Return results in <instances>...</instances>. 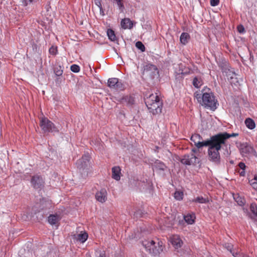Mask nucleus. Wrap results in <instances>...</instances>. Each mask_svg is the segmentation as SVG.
<instances>
[{"mask_svg": "<svg viewBox=\"0 0 257 257\" xmlns=\"http://www.w3.org/2000/svg\"><path fill=\"white\" fill-rule=\"evenodd\" d=\"M234 199L239 206H243L245 203V199L240 196L238 194L234 195L233 196Z\"/></svg>", "mask_w": 257, "mask_h": 257, "instance_id": "obj_27", "label": "nucleus"}, {"mask_svg": "<svg viewBox=\"0 0 257 257\" xmlns=\"http://www.w3.org/2000/svg\"><path fill=\"white\" fill-rule=\"evenodd\" d=\"M231 253H232V255L234 257H237V256H239L240 255V254L238 253L237 252H233V251Z\"/></svg>", "mask_w": 257, "mask_h": 257, "instance_id": "obj_47", "label": "nucleus"}, {"mask_svg": "<svg viewBox=\"0 0 257 257\" xmlns=\"http://www.w3.org/2000/svg\"><path fill=\"white\" fill-rule=\"evenodd\" d=\"M249 183L253 189L257 190V175H255L253 178L249 180Z\"/></svg>", "mask_w": 257, "mask_h": 257, "instance_id": "obj_33", "label": "nucleus"}, {"mask_svg": "<svg viewBox=\"0 0 257 257\" xmlns=\"http://www.w3.org/2000/svg\"><path fill=\"white\" fill-rule=\"evenodd\" d=\"M96 199L101 202H105L107 199V192L105 189L103 188L98 191L95 194Z\"/></svg>", "mask_w": 257, "mask_h": 257, "instance_id": "obj_16", "label": "nucleus"}, {"mask_svg": "<svg viewBox=\"0 0 257 257\" xmlns=\"http://www.w3.org/2000/svg\"><path fill=\"white\" fill-rule=\"evenodd\" d=\"M151 66L154 69H157V68L155 65H152Z\"/></svg>", "mask_w": 257, "mask_h": 257, "instance_id": "obj_51", "label": "nucleus"}, {"mask_svg": "<svg viewBox=\"0 0 257 257\" xmlns=\"http://www.w3.org/2000/svg\"><path fill=\"white\" fill-rule=\"evenodd\" d=\"M236 136H237V134L232 133L231 134H229L226 132H224L214 135L213 138L215 140L218 139L220 142H221V143L224 145L225 144V141L227 139L230 137H235Z\"/></svg>", "mask_w": 257, "mask_h": 257, "instance_id": "obj_12", "label": "nucleus"}, {"mask_svg": "<svg viewBox=\"0 0 257 257\" xmlns=\"http://www.w3.org/2000/svg\"><path fill=\"white\" fill-rule=\"evenodd\" d=\"M71 240L74 243L80 242V243H84L88 238V234L85 232H81L79 234L74 233L71 235Z\"/></svg>", "mask_w": 257, "mask_h": 257, "instance_id": "obj_10", "label": "nucleus"}, {"mask_svg": "<svg viewBox=\"0 0 257 257\" xmlns=\"http://www.w3.org/2000/svg\"><path fill=\"white\" fill-rule=\"evenodd\" d=\"M32 49L35 52H38L39 50V47L34 42L31 43Z\"/></svg>", "mask_w": 257, "mask_h": 257, "instance_id": "obj_39", "label": "nucleus"}, {"mask_svg": "<svg viewBox=\"0 0 257 257\" xmlns=\"http://www.w3.org/2000/svg\"><path fill=\"white\" fill-rule=\"evenodd\" d=\"M100 14H101L102 13H103V10L102 11H101V12L100 11Z\"/></svg>", "mask_w": 257, "mask_h": 257, "instance_id": "obj_52", "label": "nucleus"}, {"mask_svg": "<svg viewBox=\"0 0 257 257\" xmlns=\"http://www.w3.org/2000/svg\"><path fill=\"white\" fill-rule=\"evenodd\" d=\"M120 102L123 105H126L128 107H132L135 103V98L132 95L123 96L120 100Z\"/></svg>", "mask_w": 257, "mask_h": 257, "instance_id": "obj_14", "label": "nucleus"}, {"mask_svg": "<svg viewBox=\"0 0 257 257\" xmlns=\"http://www.w3.org/2000/svg\"><path fill=\"white\" fill-rule=\"evenodd\" d=\"M183 193L182 192L176 191L174 193V197L177 200H181L183 199Z\"/></svg>", "mask_w": 257, "mask_h": 257, "instance_id": "obj_35", "label": "nucleus"}, {"mask_svg": "<svg viewBox=\"0 0 257 257\" xmlns=\"http://www.w3.org/2000/svg\"><path fill=\"white\" fill-rule=\"evenodd\" d=\"M225 247L229 250L230 252L232 251L233 245L230 243H226L225 244Z\"/></svg>", "mask_w": 257, "mask_h": 257, "instance_id": "obj_42", "label": "nucleus"}, {"mask_svg": "<svg viewBox=\"0 0 257 257\" xmlns=\"http://www.w3.org/2000/svg\"><path fill=\"white\" fill-rule=\"evenodd\" d=\"M95 254L96 257H106L105 251L99 248L95 250Z\"/></svg>", "mask_w": 257, "mask_h": 257, "instance_id": "obj_32", "label": "nucleus"}, {"mask_svg": "<svg viewBox=\"0 0 257 257\" xmlns=\"http://www.w3.org/2000/svg\"><path fill=\"white\" fill-rule=\"evenodd\" d=\"M238 166L242 170H244L246 167L245 164L243 162H240L238 164Z\"/></svg>", "mask_w": 257, "mask_h": 257, "instance_id": "obj_45", "label": "nucleus"}, {"mask_svg": "<svg viewBox=\"0 0 257 257\" xmlns=\"http://www.w3.org/2000/svg\"><path fill=\"white\" fill-rule=\"evenodd\" d=\"M192 84L196 88H199L202 85V80L200 77L195 76L193 80Z\"/></svg>", "mask_w": 257, "mask_h": 257, "instance_id": "obj_25", "label": "nucleus"}, {"mask_svg": "<svg viewBox=\"0 0 257 257\" xmlns=\"http://www.w3.org/2000/svg\"><path fill=\"white\" fill-rule=\"evenodd\" d=\"M40 127L44 133H56L59 132V129L47 117H42L40 120Z\"/></svg>", "mask_w": 257, "mask_h": 257, "instance_id": "obj_6", "label": "nucleus"}, {"mask_svg": "<svg viewBox=\"0 0 257 257\" xmlns=\"http://www.w3.org/2000/svg\"><path fill=\"white\" fill-rule=\"evenodd\" d=\"M204 89L201 92H196L194 96L198 102L202 105L211 110H215L218 105L217 100L211 90L207 88Z\"/></svg>", "mask_w": 257, "mask_h": 257, "instance_id": "obj_1", "label": "nucleus"}, {"mask_svg": "<svg viewBox=\"0 0 257 257\" xmlns=\"http://www.w3.org/2000/svg\"><path fill=\"white\" fill-rule=\"evenodd\" d=\"M64 67L60 65H56L53 68L54 72L56 76H61L63 73Z\"/></svg>", "mask_w": 257, "mask_h": 257, "instance_id": "obj_23", "label": "nucleus"}, {"mask_svg": "<svg viewBox=\"0 0 257 257\" xmlns=\"http://www.w3.org/2000/svg\"><path fill=\"white\" fill-rule=\"evenodd\" d=\"M107 85L111 89L117 91H121L124 89V85L117 78H111L108 79Z\"/></svg>", "mask_w": 257, "mask_h": 257, "instance_id": "obj_7", "label": "nucleus"}, {"mask_svg": "<svg viewBox=\"0 0 257 257\" xmlns=\"http://www.w3.org/2000/svg\"><path fill=\"white\" fill-rule=\"evenodd\" d=\"M219 67L222 71H224L227 68L228 63L226 60L224 58L219 59L216 60Z\"/></svg>", "mask_w": 257, "mask_h": 257, "instance_id": "obj_22", "label": "nucleus"}, {"mask_svg": "<svg viewBox=\"0 0 257 257\" xmlns=\"http://www.w3.org/2000/svg\"><path fill=\"white\" fill-rule=\"evenodd\" d=\"M244 122H245V124L246 127L248 128H249L250 130H252L255 128V122L251 118H247L245 120Z\"/></svg>", "mask_w": 257, "mask_h": 257, "instance_id": "obj_26", "label": "nucleus"}, {"mask_svg": "<svg viewBox=\"0 0 257 257\" xmlns=\"http://www.w3.org/2000/svg\"><path fill=\"white\" fill-rule=\"evenodd\" d=\"M202 139L201 136L199 134H194L191 137V140L194 143V145L197 149H200L203 147H207L209 145V139L205 141H201Z\"/></svg>", "mask_w": 257, "mask_h": 257, "instance_id": "obj_8", "label": "nucleus"}, {"mask_svg": "<svg viewBox=\"0 0 257 257\" xmlns=\"http://www.w3.org/2000/svg\"><path fill=\"white\" fill-rule=\"evenodd\" d=\"M170 242L173 246L178 249L182 246L183 241L178 235H173L170 238Z\"/></svg>", "mask_w": 257, "mask_h": 257, "instance_id": "obj_17", "label": "nucleus"}, {"mask_svg": "<svg viewBox=\"0 0 257 257\" xmlns=\"http://www.w3.org/2000/svg\"><path fill=\"white\" fill-rule=\"evenodd\" d=\"M181 162L186 165H194L199 162L198 159L193 154L185 155L181 160Z\"/></svg>", "mask_w": 257, "mask_h": 257, "instance_id": "obj_9", "label": "nucleus"}, {"mask_svg": "<svg viewBox=\"0 0 257 257\" xmlns=\"http://www.w3.org/2000/svg\"><path fill=\"white\" fill-rule=\"evenodd\" d=\"M136 47L140 50L141 51L144 52L145 51V47L144 44L140 41H138L136 43Z\"/></svg>", "mask_w": 257, "mask_h": 257, "instance_id": "obj_36", "label": "nucleus"}, {"mask_svg": "<svg viewBox=\"0 0 257 257\" xmlns=\"http://www.w3.org/2000/svg\"><path fill=\"white\" fill-rule=\"evenodd\" d=\"M248 255L245 254H241L240 255L237 256V257H247Z\"/></svg>", "mask_w": 257, "mask_h": 257, "instance_id": "obj_48", "label": "nucleus"}, {"mask_svg": "<svg viewBox=\"0 0 257 257\" xmlns=\"http://www.w3.org/2000/svg\"><path fill=\"white\" fill-rule=\"evenodd\" d=\"M89 158L88 154H84L81 159L76 162L77 168L82 176H87L89 165Z\"/></svg>", "mask_w": 257, "mask_h": 257, "instance_id": "obj_5", "label": "nucleus"}, {"mask_svg": "<svg viewBox=\"0 0 257 257\" xmlns=\"http://www.w3.org/2000/svg\"><path fill=\"white\" fill-rule=\"evenodd\" d=\"M70 70L74 73H78L80 71V67L76 64H73L70 67Z\"/></svg>", "mask_w": 257, "mask_h": 257, "instance_id": "obj_37", "label": "nucleus"}, {"mask_svg": "<svg viewBox=\"0 0 257 257\" xmlns=\"http://www.w3.org/2000/svg\"><path fill=\"white\" fill-rule=\"evenodd\" d=\"M142 244L146 251L153 255H157L163 250L162 242L148 239L142 241Z\"/></svg>", "mask_w": 257, "mask_h": 257, "instance_id": "obj_4", "label": "nucleus"}, {"mask_svg": "<svg viewBox=\"0 0 257 257\" xmlns=\"http://www.w3.org/2000/svg\"><path fill=\"white\" fill-rule=\"evenodd\" d=\"M49 53L52 55H56L57 54V47L52 46L49 50Z\"/></svg>", "mask_w": 257, "mask_h": 257, "instance_id": "obj_38", "label": "nucleus"}, {"mask_svg": "<svg viewBox=\"0 0 257 257\" xmlns=\"http://www.w3.org/2000/svg\"><path fill=\"white\" fill-rule=\"evenodd\" d=\"M60 220V217L57 214H51L48 217V221L51 225H56Z\"/></svg>", "mask_w": 257, "mask_h": 257, "instance_id": "obj_21", "label": "nucleus"}, {"mask_svg": "<svg viewBox=\"0 0 257 257\" xmlns=\"http://www.w3.org/2000/svg\"><path fill=\"white\" fill-rule=\"evenodd\" d=\"M121 27L124 29H131L133 27L132 21L128 18H124L121 21Z\"/></svg>", "mask_w": 257, "mask_h": 257, "instance_id": "obj_19", "label": "nucleus"}, {"mask_svg": "<svg viewBox=\"0 0 257 257\" xmlns=\"http://www.w3.org/2000/svg\"><path fill=\"white\" fill-rule=\"evenodd\" d=\"M208 201V198H204L202 196H198L193 200L194 202L201 204L207 203Z\"/></svg>", "mask_w": 257, "mask_h": 257, "instance_id": "obj_28", "label": "nucleus"}, {"mask_svg": "<svg viewBox=\"0 0 257 257\" xmlns=\"http://www.w3.org/2000/svg\"><path fill=\"white\" fill-rule=\"evenodd\" d=\"M41 217H42V218L43 217V214H41Z\"/></svg>", "mask_w": 257, "mask_h": 257, "instance_id": "obj_53", "label": "nucleus"}, {"mask_svg": "<svg viewBox=\"0 0 257 257\" xmlns=\"http://www.w3.org/2000/svg\"><path fill=\"white\" fill-rule=\"evenodd\" d=\"M145 102L150 112L153 114L161 112L163 103L157 93L150 94L145 99Z\"/></svg>", "mask_w": 257, "mask_h": 257, "instance_id": "obj_3", "label": "nucleus"}, {"mask_svg": "<svg viewBox=\"0 0 257 257\" xmlns=\"http://www.w3.org/2000/svg\"><path fill=\"white\" fill-rule=\"evenodd\" d=\"M250 209L252 213L257 217V205H256V204H251Z\"/></svg>", "mask_w": 257, "mask_h": 257, "instance_id": "obj_34", "label": "nucleus"}, {"mask_svg": "<svg viewBox=\"0 0 257 257\" xmlns=\"http://www.w3.org/2000/svg\"><path fill=\"white\" fill-rule=\"evenodd\" d=\"M214 136L210 137L209 139L210 144L208 149V159L213 163L218 164L220 161V156L219 151L221 149L222 145L221 142L216 139L214 140Z\"/></svg>", "mask_w": 257, "mask_h": 257, "instance_id": "obj_2", "label": "nucleus"}, {"mask_svg": "<svg viewBox=\"0 0 257 257\" xmlns=\"http://www.w3.org/2000/svg\"><path fill=\"white\" fill-rule=\"evenodd\" d=\"M152 167L154 170L160 172L165 171L167 168V167L163 162L158 160H156L154 162Z\"/></svg>", "mask_w": 257, "mask_h": 257, "instance_id": "obj_15", "label": "nucleus"}, {"mask_svg": "<svg viewBox=\"0 0 257 257\" xmlns=\"http://www.w3.org/2000/svg\"><path fill=\"white\" fill-rule=\"evenodd\" d=\"M121 169L118 166H115L112 168V177L116 181H119L120 179Z\"/></svg>", "mask_w": 257, "mask_h": 257, "instance_id": "obj_18", "label": "nucleus"}, {"mask_svg": "<svg viewBox=\"0 0 257 257\" xmlns=\"http://www.w3.org/2000/svg\"><path fill=\"white\" fill-rule=\"evenodd\" d=\"M247 257H249V256L248 255H247Z\"/></svg>", "mask_w": 257, "mask_h": 257, "instance_id": "obj_54", "label": "nucleus"}, {"mask_svg": "<svg viewBox=\"0 0 257 257\" xmlns=\"http://www.w3.org/2000/svg\"><path fill=\"white\" fill-rule=\"evenodd\" d=\"M35 2V0H22V4L24 6H28Z\"/></svg>", "mask_w": 257, "mask_h": 257, "instance_id": "obj_40", "label": "nucleus"}, {"mask_svg": "<svg viewBox=\"0 0 257 257\" xmlns=\"http://www.w3.org/2000/svg\"><path fill=\"white\" fill-rule=\"evenodd\" d=\"M219 0H210V5L212 7H215L219 4Z\"/></svg>", "mask_w": 257, "mask_h": 257, "instance_id": "obj_44", "label": "nucleus"}, {"mask_svg": "<svg viewBox=\"0 0 257 257\" xmlns=\"http://www.w3.org/2000/svg\"><path fill=\"white\" fill-rule=\"evenodd\" d=\"M142 210H137L136 211L134 212V218H139V217H141L142 216Z\"/></svg>", "mask_w": 257, "mask_h": 257, "instance_id": "obj_41", "label": "nucleus"}, {"mask_svg": "<svg viewBox=\"0 0 257 257\" xmlns=\"http://www.w3.org/2000/svg\"><path fill=\"white\" fill-rule=\"evenodd\" d=\"M31 183L34 188L41 189L44 186V181L41 176L36 175L32 177Z\"/></svg>", "mask_w": 257, "mask_h": 257, "instance_id": "obj_11", "label": "nucleus"}, {"mask_svg": "<svg viewBox=\"0 0 257 257\" xmlns=\"http://www.w3.org/2000/svg\"><path fill=\"white\" fill-rule=\"evenodd\" d=\"M107 35L108 39L113 42L116 40V36L114 32L111 29H108L107 31Z\"/></svg>", "mask_w": 257, "mask_h": 257, "instance_id": "obj_29", "label": "nucleus"}, {"mask_svg": "<svg viewBox=\"0 0 257 257\" xmlns=\"http://www.w3.org/2000/svg\"><path fill=\"white\" fill-rule=\"evenodd\" d=\"M192 151L193 152H194V153H196V152H197V149H193L192 150Z\"/></svg>", "mask_w": 257, "mask_h": 257, "instance_id": "obj_50", "label": "nucleus"}, {"mask_svg": "<svg viewBox=\"0 0 257 257\" xmlns=\"http://www.w3.org/2000/svg\"><path fill=\"white\" fill-rule=\"evenodd\" d=\"M230 82L231 85L234 84L235 86H237L239 83L237 78L236 77V74L235 73L232 72L231 76L230 77Z\"/></svg>", "mask_w": 257, "mask_h": 257, "instance_id": "obj_30", "label": "nucleus"}, {"mask_svg": "<svg viewBox=\"0 0 257 257\" xmlns=\"http://www.w3.org/2000/svg\"><path fill=\"white\" fill-rule=\"evenodd\" d=\"M95 5L99 8L100 11L102 10V7L101 4L100 0H95Z\"/></svg>", "mask_w": 257, "mask_h": 257, "instance_id": "obj_43", "label": "nucleus"}, {"mask_svg": "<svg viewBox=\"0 0 257 257\" xmlns=\"http://www.w3.org/2000/svg\"><path fill=\"white\" fill-rule=\"evenodd\" d=\"M237 29H238V31L241 33H243L244 31V27L242 26H239L237 28Z\"/></svg>", "mask_w": 257, "mask_h": 257, "instance_id": "obj_46", "label": "nucleus"}, {"mask_svg": "<svg viewBox=\"0 0 257 257\" xmlns=\"http://www.w3.org/2000/svg\"><path fill=\"white\" fill-rule=\"evenodd\" d=\"M240 174L241 176H244V175L245 174L244 170H243L242 172H241Z\"/></svg>", "mask_w": 257, "mask_h": 257, "instance_id": "obj_49", "label": "nucleus"}, {"mask_svg": "<svg viewBox=\"0 0 257 257\" xmlns=\"http://www.w3.org/2000/svg\"><path fill=\"white\" fill-rule=\"evenodd\" d=\"M185 222L188 224H192L196 218L195 214L193 213H188L186 215H184L183 216Z\"/></svg>", "mask_w": 257, "mask_h": 257, "instance_id": "obj_20", "label": "nucleus"}, {"mask_svg": "<svg viewBox=\"0 0 257 257\" xmlns=\"http://www.w3.org/2000/svg\"><path fill=\"white\" fill-rule=\"evenodd\" d=\"M113 1L115 2L116 4L120 13H123L124 7L122 3V0H114Z\"/></svg>", "mask_w": 257, "mask_h": 257, "instance_id": "obj_31", "label": "nucleus"}, {"mask_svg": "<svg viewBox=\"0 0 257 257\" xmlns=\"http://www.w3.org/2000/svg\"><path fill=\"white\" fill-rule=\"evenodd\" d=\"M190 39V35L187 33H182L180 36V40L181 43L183 44H186Z\"/></svg>", "mask_w": 257, "mask_h": 257, "instance_id": "obj_24", "label": "nucleus"}, {"mask_svg": "<svg viewBox=\"0 0 257 257\" xmlns=\"http://www.w3.org/2000/svg\"><path fill=\"white\" fill-rule=\"evenodd\" d=\"M240 153L242 156H246L249 154L256 153L253 148L247 143H242L239 147Z\"/></svg>", "mask_w": 257, "mask_h": 257, "instance_id": "obj_13", "label": "nucleus"}]
</instances>
